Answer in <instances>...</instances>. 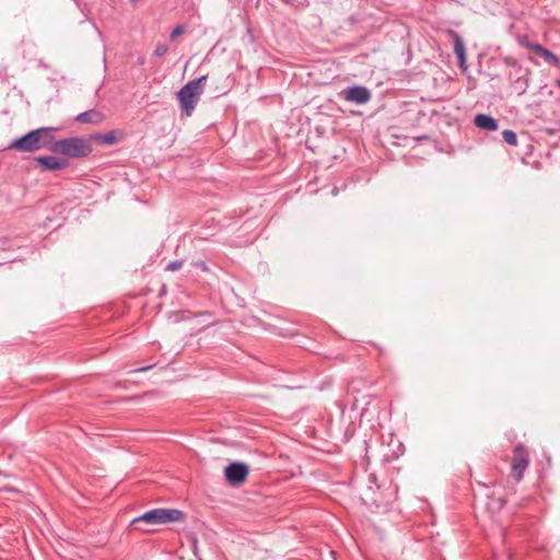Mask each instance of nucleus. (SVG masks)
Here are the masks:
<instances>
[{"mask_svg":"<svg viewBox=\"0 0 560 560\" xmlns=\"http://www.w3.org/2000/svg\"><path fill=\"white\" fill-rule=\"evenodd\" d=\"M185 513L177 509H153L136 517L131 525L135 529L152 532V527L168 523L184 521Z\"/></svg>","mask_w":560,"mask_h":560,"instance_id":"obj_1","label":"nucleus"},{"mask_svg":"<svg viewBox=\"0 0 560 560\" xmlns=\"http://www.w3.org/2000/svg\"><path fill=\"white\" fill-rule=\"evenodd\" d=\"M56 129L49 127H43L30 131L25 136L15 139L9 145V149H13L20 152H34L42 148H46L54 141V131Z\"/></svg>","mask_w":560,"mask_h":560,"instance_id":"obj_2","label":"nucleus"},{"mask_svg":"<svg viewBox=\"0 0 560 560\" xmlns=\"http://www.w3.org/2000/svg\"><path fill=\"white\" fill-rule=\"evenodd\" d=\"M207 75H202L185 84L177 93L180 108L187 116H191L201 94L205 91Z\"/></svg>","mask_w":560,"mask_h":560,"instance_id":"obj_3","label":"nucleus"},{"mask_svg":"<svg viewBox=\"0 0 560 560\" xmlns=\"http://www.w3.org/2000/svg\"><path fill=\"white\" fill-rule=\"evenodd\" d=\"M49 150L69 158H83L92 152V147L89 141L72 137L54 142Z\"/></svg>","mask_w":560,"mask_h":560,"instance_id":"obj_4","label":"nucleus"},{"mask_svg":"<svg viewBox=\"0 0 560 560\" xmlns=\"http://www.w3.org/2000/svg\"><path fill=\"white\" fill-rule=\"evenodd\" d=\"M529 466V453L524 444H517L513 450V458L511 462L512 477L520 482L525 470Z\"/></svg>","mask_w":560,"mask_h":560,"instance_id":"obj_5","label":"nucleus"},{"mask_svg":"<svg viewBox=\"0 0 560 560\" xmlns=\"http://www.w3.org/2000/svg\"><path fill=\"white\" fill-rule=\"evenodd\" d=\"M248 474V466L240 462L232 463L224 469L225 479L233 486L242 485L246 480Z\"/></svg>","mask_w":560,"mask_h":560,"instance_id":"obj_6","label":"nucleus"},{"mask_svg":"<svg viewBox=\"0 0 560 560\" xmlns=\"http://www.w3.org/2000/svg\"><path fill=\"white\" fill-rule=\"evenodd\" d=\"M342 95L347 101L357 104H365L371 100V92L366 88L360 85L342 91Z\"/></svg>","mask_w":560,"mask_h":560,"instance_id":"obj_7","label":"nucleus"},{"mask_svg":"<svg viewBox=\"0 0 560 560\" xmlns=\"http://www.w3.org/2000/svg\"><path fill=\"white\" fill-rule=\"evenodd\" d=\"M35 163L45 171H58L65 168L68 165L66 160L52 155L38 156L35 159Z\"/></svg>","mask_w":560,"mask_h":560,"instance_id":"obj_8","label":"nucleus"},{"mask_svg":"<svg viewBox=\"0 0 560 560\" xmlns=\"http://www.w3.org/2000/svg\"><path fill=\"white\" fill-rule=\"evenodd\" d=\"M450 35L454 40V52L458 58L459 67L466 68V48L463 38L454 31H450Z\"/></svg>","mask_w":560,"mask_h":560,"instance_id":"obj_9","label":"nucleus"},{"mask_svg":"<svg viewBox=\"0 0 560 560\" xmlns=\"http://www.w3.org/2000/svg\"><path fill=\"white\" fill-rule=\"evenodd\" d=\"M475 125L487 131H495L499 128L498 121L489 115L478 114L475 117Z\"/></svg>","mask_w":560,"mask_h":560,"instance_id":"obj_10","label":"nucleus"},{"mask_svg":"<svg viewBox=\"0 0 560 560\" xmlns=\"http://www.w3.org/2000/svg\"><path fill=\"white\" fill-rule=\"evenodd\" d=\"M75 119L81 124H98L103 120V115L95 109H91L79 114Z\"/></svg>","mask_w":560,"mask_h":560,"instance_id":"obj_11","label":"nucleus"},{"mask_svg":"<svg viewBox=\"0 0 560 560\" xmlns=\"http://www.w3.org/2000/svg\"><path fill=\"white\" fill-rule=\"evenodd\" d=\"M101 142L104 144H114L118 142L119 137L117 131H110L108 133L102 135L98 137Z\"/></svg>","mask_w":560,"mask_h":560,"instance_id":"obj_12","label":"nucleus"},{"mask_svg":"<svg viewBox=\"0 0 560 560\" xmlns=\"http://www.w3.org/2000/svg\"><path fill=\"white\" fill-rule=\"evenodd\" d=\"M502 137L506 143L517 145V136L514 131L506 129L502 132Z\"/></svg>","mask_w":560,"mask_h":560,"instance_id":"obj_13","label":"nucleus"},{"mask_svg":"<svg viewBox=\"0 0 560 560\" xmlns=\"http://www.w3.org/2000/svg\"><path fill=\"white\" fill-rule=\"evenodd\" d=\"M540 56L549 63H558V58L556 55H553L550 50L544 48V50L540 52Z\"/></svg>","mask_w":560,"mask_h":560,"instance_id":"obj_14","label":"nucleus"},{"mask_svg":"<svg viewBox=\"0 0 560 560\" xmlns=\"http://www.w3.org/2000/svg\"><path fill=\"white\" fill-rule=\"evenodd\" d=\"M183 264H184V260H182V259L173 260L165 266V270L166 271H177L183 267Z\"/></svg>","mask_w":560,"mask_h":560,"instance_id":"obj_15","label":"nucleus"},{"mask_svg":"<svg viewBox=\"0 0 560 560\" xmlns=\"http://www.w3.org/2000/svg\"><path fill=\"white\" fill-rule=\"evenodd\" d=\"M523 45H526L529 49L540 55V52L544 50V47L539 44H532L527 42H523Z\"/></svg>","mask_w":560,"mask_h":560,"instance_id":"obj_16","label":"nucleus"},{"mask_svg":"<svg viewBox=\"0 0 560 560\" xmlns=\"http://www.w3.org/2000/svg\"><path fill=\"white\" fill-rule=\"evenodd\" d=\"M168 50V47L165 44H160L154 50V55L158 57L163 56Z\"/></svg>","mask_w":560,"mask_h":560,"instance_id":"obj_17","label":"nucleus"},{"mask_svg":"<svg viewBox=\"0 0 560 560\" xmlns=\"http://www.w3.org/2000/svg\"><path fill=\"white\" fill-rule=\"evenodd\" d=\"M192 266L205 271V272L209 271V267L207 266L206 261H203V260H196L192 262Z\"/></svg>","mask_w":560,"mask_h":560,"instance_id":"obj_18","label":"nucleus"},{"mask_svg":"<svg viewBox=\"0 0 560 560\" xmlns=\"http://www.w3.org/2000/svg\"><path fill=\"white\" fill-rule=\"evenodd\" d=\"M185 28L183 25H178L176 26L172 33H171V38L172 39H175L177 36L182 35L184 33Z\"/></svg>","mask_w":560,"mask_h":560,"instance_id":"obj_19","label":"nucleus"},{"mask_svg":"<svg viewBox=\"0 0 560 560\" xmlns=\"http://www.w3.org/2000/svg\"><path fill=\"white\" fill-rule=\"evenodd\" d=\"M153 366H154V364L148 365V366H142V368L135 370L133 372H145V371H149L150 369H152Z\"/></svg>","mask_w":560,"mask_h":560,"instance_id":"obj_20","label":"nucleus"},{"mask_svg":"<svg viewBox=\"0 0 560 560\" xmlns=\"http://www.w3.org/2000/svg\"><path fill=\"white\" fill-rule=\"evenodd\" d=\"M166 290L165 285L162 287L161 293H164Z\"/></svg>","mask_w":560,"mask_h":560,"instance_id":"obj_21","label":"nucleus"}]
</instances>
